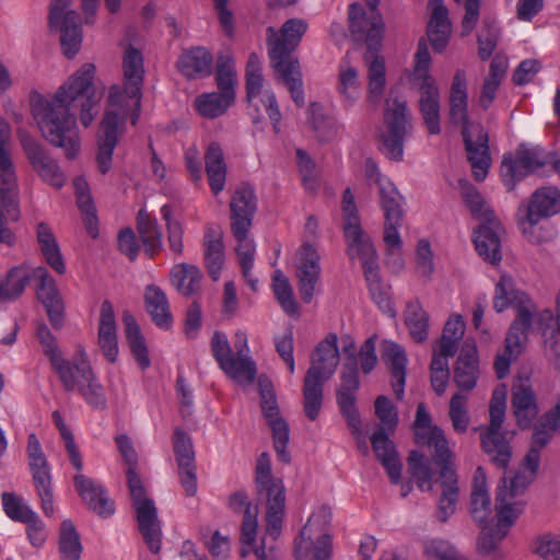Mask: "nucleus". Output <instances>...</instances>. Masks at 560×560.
I'll return each instance as SVG.
<instances>
[{
    "label": "nucleus",
    "instance_id": "obj_47",
    "mask_svg": "<svg viewBox=\"0 0 560 560\" xmlns=\"http://www.w3.org/2000/svg\"><path fill=\"white\" fill-rule=\"evenodd\" d=\"M429 314L418 299L407 302L404 311V323L408 328L410 337L416 342H423L429 335Z\"/></svg>",
    "mask_w": 560,
    "mask_h": 560
},
{
    "label": "nucleus",
    "instance_id": "obj_19",
    "mask_svg": "<svg viewBox=\"0 0 560 560\" xmlns=\"http://www.w3.org/2000/svg\"><path fill=\"white\" fill-rule=\"evenodd\" d=\"M21 147L34 172L47 185L60 189L67 182V177L59 166L45 150L39 141L25 131H19Z\"/></svg>",
    "mask_w": 560,
    "mask_h": 560
},
{
    "label": "nucleus",
    "instance_id": "obj_44",
    "mask_svg": "<svg viewBox=\"0 0 560 560\" xmlns=\"http://www.w3.org/2000/svg\"><path fill=\"white\" fill-rule=\"evenodd\" d=\"M442 479V495L439 500L436 517L440 522L445 523L455 512L458 500V487L455 471L451 467H443L440 471Z\"/></svg>",
    "mask_w": 560,
    "mask_h": 560
},
{
    "label": "nucleus",
    "instance_id": "obj_58",
    "mask_svg": "<svg viewBox=\"0 0 560 560\" xmlns=\"http://www.w3.org/2000/svg\"><path fill=\"white\" fill-rule=\"evenodd\" d=\"M318 109L319 106L317 104H312L308 120L316 133V138L322 142H330L339 136L343 126L334 118L324 116Z\"/></svg>",
    "mask_w": 560,
    "mask_h": 560
},
{
    "label": "nucleus",
    "instance_id": "obj_12",
    "mask_svg": "<svg viewBox=\"0 0 560 560\" xmlns=\"http://www.w3.org/2000/svg\"><path fill=\"white\" fill-rule=\"evenodd\" d=\"M380 206L384 212V235L383 241L388 256L393 257L394 264L401 268L402 259L400 250L402 241L399 229L404 218V198L392 182H383L378 188Z\"/></svg>",
    "mask_w": 560,
    "mask_h": 560
},
{
    "label": "nucleus",
    "instance_id": "obj_30",
    "mask_svg": "<svg viewBox=\"0 0 560 560\" xmlns=\"http://www.w3.org/2000/svg\"><path fill=\"white\" fill-rule=\"evenodd\" d=\"M224 249L222 231L212 224L207 225L202 237L203 262L213 281L219 280L224 266Z\"/></svg>",
    "mask_w": 560,
    "mask_h": 560
},
{
    "label": "nucleus",
    "instance_id": "obj_2",
    "mask_svg": "<svg viewBox=\"0 0 560 560\" xmlns=\"http://www.w3.org/2000/svg\"><path fill=\"white\" fill-rule=\"evenodd\" d=\"M124 86L113 85L109 91L108 104L117 107L105 113L101 122L97 168L106 174L112 167L113 152L118 143L119 135L130 115L131 125H136L141 112L142 83L144 77L143 57L140 50L129 46L122 59Z\"/></svg>",
    "mask_w": 560,
    "mask_h": 560
},
{
    "label": "nucleus",
    "instance_id": "obj_36",
    "mask_svg": "<svg viewBox=\"0 0 560 560\" xmlns=\"http://www.w3.org/2000/svg\"><path fill=\"white\" fill-rule=\"evenodd\" d=\"M380 44H382V42ZM365 45L368 50L363 58L368 66V98L371 103L377 104L383 97L386 84L385 60L382 56L376 55L381 45H378L377 48H370L366 43Z\"/></svg>",
    "mask_w": 560,
    "mask_h": 560
},
{
    "label": "nucleus",
    "instance_id": "obj_33",
    "mask_svg": "<svg viewBox=\"0 0 560 560\" xmlns=\"http://www.w3.org/2000/svg\"><path fill=\"white\" fill-rule=\"evenodd\" d=\"M560 212V190L553 186L538 188L530 197L526 220L530 226L541 219L550 218Z\"/></svg>",
    "mask_w": 560,
    "mask_h": 560
},
{
    "label": "nucleus",
    "instance_id": "obj_1",
    "mask_svg": "<svg viewBox=\"0 0 560 560\" xmlns=\"http://www.w3.org/2000/svg\"><path fill=\"white\" fill-rule=\"evenodd\" d=\"M95 70L93 63H84L51 100L40 98L33 105V115L43 136L52 145L62 148L68 159L75 158L80 150L72 106H80V120L84 127H89L97 114L102 94L93 83Z\"/></svg>",
    "mask_w": 560,
    "mask_h": 560
},
{
    "label": "nucleus",
    "instance_id": "obj_26",
    "mask_svg": "<svg viewBox=\"0 0 560 560\" xmlns=\"http://www.w3.org/2000/svg\"><path fill=\"white\" fill-rule=\"evenodd\" d=\"M257 208L258 200L255 188L246 183L238 185L230 200L231 229L252 228Z\"/></svg>",
    "mask_w": 560,
    "mask_h": 560
},
{
    "label": "nucleus",
    "instance_id": "obj_25",
    "mask_svg": "<svg viewBox=\"0 0 560 560\" xmlns=\"http://www.w3.org/2000/svg\"><path fill=\"white\" fill-rule=\"evenodd\" d=\"M31 278L37 281V298L44 305L51 325L55 328H60L63 316V303L55 280L45 267L32 269Z\"/></svg>",
    "mask_w": 560,
    "mask_h": 560
},
{
    "label": "nucleus",
    "instance_id": "obj_29",
    "mask_svg": "<svg viewBox=\"0 0 560 560\" xmlns=\"http://www.w3.org/2000/svg\"><path fill=\"white\" fill-rule=\"evenodd\" d=\"M97 345L108 362H116L118 357L117 327L113 304L105 300L100 310Z\"/></svg>",
    "mask_w": 560,
    "mask_h": 560
},
{
    "label": "nucleus",
    "instance_id": "obj_34",
    "mask_svg": "<svg viewBox=\"0 0 560 560\" xmlns=\"http://www.w3.org/2000/svg\"><path fill=\"white\" fill-rule=\"evenodd\" d=\"M540 463V450L538 447H529L523 459V467L513 477L508 479L503 477L499 486L504 480L508 487V498L511 501H517V497L523 495L527 487L533 482Z\"/></svg>",
    "mask_w": 560,
    "mask_h": 560
},
{
    "label": "nucleus",
    "instance_id": "obj_42",
    "mask_svg": "<svg viewBox=\"0 0 560 560\" xmlns=\"http://www.w3.org/2000/svg\"><path fill=\"white\" fill-rule=\"evenodd\" d=\"M512 407L522 429L528 428L538 413L536 397L529 385L514 386L512 392Z\"/></svg>",
    "mask_w": 560,
    "mask_h": 560
},
{
    "label": "nucleus",
    "instance_id": "obj_62",
    "mask_svg": "<svg viewBox=\"0 0 560 560\" xmlns=\"http://www.w3.org/2000/svg\"><path fill=\"white\" fill-rule=\"evenodd\" d=\"M459 187L460 196L466 207L475 218L481 219L483 222H487V220H494L491 218L492 213L487 207L483 197L475 186L467 180H459Z\"/></svg>",
    "mask_w": 560,
    "mask_h": 560
},
{
    "label": "nucleus",
    "instance_id": "obj_7",
    "mask_svg": "<svg viewBox=\"0 0 560 560\" xmlns=\"http://www.w3.org/2000/svg\"><path fill=\"white\" fill-rule=\"evenodd\" d=\"M337 336L328 334L316 349L302 389L303 410L306 418L315 421L323 407L324 384L331 378L339 364Z\"/></svg>",
    "mask_w": 560,
    "mask_h": 560
},
{
    "label": "nucleus",
    "instance_id": "obj_38",
    "mask_svg": "<svg viewBox=\"0 0 560 560\" xmlns=\"http://www.w3.org/2000/svg\"><path fill=\"white\" fill-rule=\"evenodd\" d=\"M492 513L491 499L487 488V477L482 467L475 470L471 493H470V514L479 524L488 523Z\"/></svg>",
    "mask_w": 560,
    "mask_h": 560
},
{
    "label": "nucleus",
    "instance_id": "obj_31",
    "mask_svg": "<svg viewBox=\"0 0 560 560\" xmlns=\"http://www.w3.org/2000/svg\"><path fill=\"white\" fill-rule=\"evenodd\" d=\"M420 98L419 110L423 122L430 135H439L440 126V92L435 80L432 77H425L419 85Z\"/></svg>",
    "mask_w": 560,
    "mask_h": 560
},
{
    "label": "nucleus",
    "instance_id": "obj_28",
    "mask_svg": "<svg viewBox=\"0 0 560 560\" xmlns=\"http://www.w3.org/2000/svg\"><path fill=\"white\" fill-rule=\"evenodd\" d=\"M73 481L80 498L94 513L103 518L114 514V502L109 499L107 491L102 485L82 474H77Z\"/></svg>",
    "mask_w": 560,
    "mask_h": 560
},
{
    "label": "nucleus",
    "instance_id": "obj_11",
    "mask_svg": "<svg viewBox=\"0 0 560 560\" xmlns=\"http://www.w3.org/2000/svg\"><path fill=\"white\" fill-rule=\"evenodd\" d=\"M384 122L386 130L381 137V150L388 159L401 161L405 140L412 130L407 102L402 98L394 97L390 93L385 102Z\"/></svg>",
    "mask_w": 560,
    "mask_h": 560
},
{
    "label": "nucleus",
    "instance_id": "obj_46",
    "mask_svg": "<svg viewBox=\"0 0 560 560\" xmlns=\"http://www.w3.org/2000/svg\"><path fill=\"white\" fill-rule=\"evenodd\" d=\"M170 279L180 294L191 296L200 290L202 273L197 266L180 262L171 269Z\"/></svg>",
    "mask_w": 560,
    "mask_h": 560
},
{
    "label": "nucleus",
    "instance_id": "obj_5",
    "mask_svg": "<svg viewBox=\"0 0 560 560\" xmlns=\"http://www.w3.org/2000/svg\"><path fill=\"white\" fill-rule=\"evenodd\" d=\"M467 109L466 75L464 71L458 70L450 91V118L453 124L462 125V136L474 178L482 182L491 165L489 137L481 125L468 120Z\"/></svg>",
    "mask_w": 560,
    "mask_h": 560
},
{
    "label": "nucleus",
    "instance_id": "obj_59",
    "mask_svg": "<svg viewBox=\"0 0 560 560\" xmlns=\"http://www.w3.org/2000/svg\"><path fill=\"white\" fill-rule=\"evenodd\" d=\"M233 102L219 92H212L199 95L195 101V107L202 117L213 119L223 115Z\"/></svg>",
    "mask_w": 560,
    "mask_h": 560
},
{
    "label": "nucleus",
    "instance_id": "obj_27",
    "mask_svg": "<svg viewBox=\"0 0 560 560\" xmlns=\"http://www.w3.org/2000/svg\"><path fill=\"white\" fill-rule=\"evenodd\" d=\"M342 211L345 213L343 233L347 242V254L350 259H354L355 253L362 250L363 245L373 244L361 228L354 196L350 188L343 191Z\"/></svg>",
    "mask_w": 560,
    "mask_h": 560
},
{
    "label": "nucleus",
    "instance_id": "obj_48",
    "mask_svg": "<svg viewBox=\"0 0 560 560\" xmlns=\"http://www.w3.org/2000/svg\"><path fill=\"white\" fill-rule=\"evenodd\" d=\"M122 322L125 325V335L133 359L137 361L141 370L148 369L151 364V360L149 358L145 340L136 318L131 313L126 311L122 314Z\"/></svg>",
    "mask_w": 560,
    "mask_h": 560
},
{
    "label": "nucleus",
    "instance_id": "obj_52",
    "mask_svg": "<svg viewBox=\"0 0 560 560\" xmlns=\"http://www.w3.org/2000/svg\"><path fill=\"white\" fill-rule=\"evenodd\" d=\"M137 230L144 250L151 257L162 248V233L159 224L145 210H140L137 217Z\"/></svg>",
    "mask_w": 560,
    "mask_h": 560
},
{
    "label": "nucleus",
    "instance_id": "obj_8",
    "mask_svg": "<svg viewBox=\"0 0 560 560\" xmlns=\"http://www.w3.org/2000/svg\"><path fill=\"white\" fill-rule=\"evenodd\" d=\"M506 393L505 388H497L492 393L489 406V424L475 428L480 438V445L490 460L499 468H508L512 458V445L502 431L505 419Z\"/></svg>",
    "mask_w": 560,
    "mask_h": 560
},
{
    "label": "nucleus",
    "instance_id": "obj_37",
    "mask_svg": "<svg viewBox=\"0 0 560 560\" xmlns=\"http://www.w3.org/2000/svg\"><path fill=\"white\" fill-rule=\"evenodd\" d=\"M143 298L145 311L154 325L164 330L170 329L173 316L166 293L155 284H148Z\"/></svg>",
    "mask_w": 560,
    "mask_h": 560
},
{
    "label": "nucleus",
    "instance_id": "obj_56",
    "mask_svg": "<svg viewBox=\"0 0 560 560\" xmlns=\"http://www.w3.org/2000/svg\"><path fill=\"white\" fill-rule=\"evenodd\" d=\"M59 553L60 560H80L82 545L80 536L70 520L61 523L59 533Z\"/></svg>",
    "mask_w": 560,
    "mask_h": 560
},
{
    "label": "nucleus",
    "instance_id": "obj_51",
    "mask_svg": "<svg viewBox=\"0 0 560 560\" xmlns=\"http://www.w3.org/2000/svg\"><path fill=\"white\" fill-rule=\"evenodd\" d=\"M75 189L77 203L82 213L86 232L93 238L98 236V220L93 199L89 192L88 183L83 177H77L73 180Z\"/></svg>",
    "mask_w": 560,
    "mask_h": 560
},
{
    "label": "nucleus",
    "instance_id": "obj_63",
    "mask_svg": "<svg viewBox=\"0 0 560 560\" xmlns=\"http://www.w3.org/2000/svg\"><path fill=\"white\" fill-rule=\"evenodd\" d=\"M338 91L351 105L360 96L359 74L346 60L339 65Z\"/></svg>",
    "mask_w": 560,
    "mask_h": 560
},
{
    "label": "nucleus",
    "instance_id": "obj_57",
    "mask_svg": "<svg viewBox=\"0 0 560 560\" xmlns=\"http://www.w3.org/2000/svg\"><path fill=\"white\" fill-rule=\"evenodd\" d=\"M215 81L219 93L228 100H235L236 70L232 57L220 55L217 62Z\"/></svg>",
    "mask_w": 560,
    "mask_h": 560
},
{
    "label": "nucleus",
    "instance_id": "obj_61",
    "mask_svg": "<svg viewBox=\"0 0 560 560\" xmlns=\"http://www.w3.org/2000/svg\"><path fill=\"white\" fill-rule=\"evenodd\" d=\"M448 417L452 422V428L457 434L467 432L470 424L467 395L456 393L452 396L448 404Z\"/></svg>",
    "mask_w": 560,
    "mask_h": 560
},
{
    "label": "nucleus",
    "instance_id": "obj_55",
    "mask_svg": "<svg viewBox=\"0 0 560 560\" xmlns=\"http://www.w3.org/2000/svg\"><path fill=\"white\" fill-rule=\"evenodd\" d=\"M250 229H231V233L236 241L235 253L238 265L245 273L248 269H253L256 254V243L250 235Z\"/></svg>",
    "mask_w": 560,
    "mask_h": 560
},
{
    "label": "nucleus",
    "instance_id": "obj_39",
    "mask_svg": "<svg viewBox=\"0 0 560 560\" xmlns=\"http://www.w3.org/2000/svg\"><path fill=\"white\" fill-rule=\"evenodd\" d=\"M479 377L478 359L475 347L463 348L454 366V382L459 393L475 388Z\"/></svg>",
    "mask_w": 560,
    "mask_h": 560
},
{
    "label": "nucleus",
    "instance_id": "obj_17",
    "mask_svg": "<svg viewBox=\"0 0 560 560\" xmlns=\"http://www.w3.org/2000/svg\"><path fill=\"white\" fill-rule=\"evenodd\" d=\"M71 0H51L49 10L50 30H59L63 54L73 58L80 50L82 31L80 15L74 10H68Z\"/></svg>",
    "mask_w": 560,
    "mask_h": 560
},
{
    "label": "nucleus",
    "instance_id": "obj_23",
    "mask_svg": "<svg viewBox=\"0 0 560 560\" xmlns=\"http://www.w3.org/2000/svg\"><path fill=\"white\" fill-rule=\"evenodd\" d=\"M354 258L361 260L364 277L373 301L384 314L389 317H395L396 311L388 291L381 283L377 254L374 245H363V249L355 253Z\"/></svg>",
    "mask_w": 560,
    "mask_h": 560
},
{
    "label": "nucleus",
    "instance_id": "obj_6",
    "mask_svg": "<svg viewBox=\"0 0 560 560\" xmlns=\"http://www.w3.org/2000/svg\"><path fill=\"white\" fill-rule=\"evenodd\" d=\"M117 447L122 455L127 469L128 488L133 506L137 513V522L139 530L144 542L153 553H158L161 549V524L158 518V511L154 502L147 497L145 488L140 477L136 472L137 454L132 443L127 435H118L115 438Z\"/></svg>",
    "mask_w": 560,
    "mask_h": 560
},
{
    "label": "nucleus",
    "instance_id": "obj_18",
    "mask_svg": "<svg viewBox=\"0 0 560 560\" xmlns=\"http://www.w3.org/2000/svg\"><path fill=\"white\" fill-rule=\"evenodd\" d=\"M258 388L260 396V407L268 425L272 431L273 446L279 460L290 462V454L287 451L289 442V427L283 418L279 416L277 397L272 383L266 376H259Z\"/></svg>",
    "mask_w": 560,
    "mask_h": 560
},
{
    "label": "nucleus",
    "instance_id": "obj_49",
    "mask_svg": "<svg viewBox=\"0 0 560 560\" xmlns=\"http://www.w3.org/2000/svg\"><path fill=\"white\" fill-rule=\"evenodd\" d=\"M31 281V269L26 266L11 268L5 276L0 275V302L19 299Z\"/></svg>",
    "mask_w": 560,
    "mask_h": 560
},
{
    "label": "nucleus",
    "instance_id": "obj_54",
    "mask_svg": "<svg viewBox=\"0 0 560 560\" xmlns=\"http://www.w3.org/2000/svg\"><path fill=\"white\" fill-rule=\"evenodd\" d=\"M37 337L43 347L44 353L48 357L52 370L57 375H61L65 383L69 384L68 366L63 362V357L57 346L55 336L46 325H39Z\"/></svg>",
    "mask_w": 560,
    "mask_h": 560
},
{
    "label": "nucleus",
    "instance_id": "obj_50",
    "mask_svg": "<svg viewBox=\"0 0 560 560\" xmlns=\"http://www.w3.org/2000/svg\"><path fill=\"white\" fill-rule=\"evenodd\" d=\"M36 238L45 261L56 272L63 275L66 272V266L61 256L60 247L51 229L45 222H40L37 225Z\"/></svg>",
    "mask_w": 560,
    "mask_h": 560
},
{
    "label": "nucleus",
    "instance_id": "obj_41",
    "mask_svg": "<svg viewBox=\"0 0 560 560\" xmlns=\"http://www.w3.org/2000/svg\"><path fill=\"white\" fill-rule=\"evenodd\" d=\"M383 358L389 365L393 389L397 399L404 396L406 382V366L408 363L405 350L394 341H385L383 345Z\"/></svg>",
    "mask_w": 560,
    "mask_h": 560
},
{
    "label": "nucleus",
    "instance_id": "obj_14",
    "mask_svg": "<svg viewBox=\"0 0 560 560\" xmlns=\"http://www.w3.org/2000/svg\"><path fill=\"white\" fill-rule=\"evenodd\" d=\"M340 378L341 384L336 392L337 405L352 435L358 440L359 444L362 443L363 448L366 450L368 446L363 440L362 422L355 406L357 392L360 386L355 358L345 363Z\"/></svg>",
    "mask_w": 560,
    "mask_h": 560
},
{
    "label": "nucleus",
    "instance_id": "obj_32",
    "mask_svg": "<svg viewBox=\"0 0 560 560\" xmlns=\"http://www.w3.org/2000/svg\"><path fill=\"white\" fill-rule=\"evenodd\" d=\"M501 226L497 220H487L474 231L472 241L479 256L491 264H498L502 259Z\"/></svg>",
    "mask_w": 560,
    "mask_h": 560
},
{
    "label": "nucleus",
    "instance_id": "obj_15",
    "mask_svg": "<svg viewBox=\"0 0 560 560\" xmlns=\"http://www.w3.org/2000/svg\"><path fill=\"white\" fill-rule=\"evenodd\" d=\"M369 7L366 12L361 4L349 7L348 20L351 36L357 42H363L370 48H377L383 40L385 24L377 7L380 0H364Z\"/></svg>",
    "mask_w": 560,
    "mask_h": 560
},
{
    "label": "nucleus",
    "instance_id": "obj_22",
    "mask_svg": "<svg viewBox=\"0 0 560 560\" xmlns=\"http://www.w3.org/2000/svg\"><path fill=\"white\" fill-rule=\"evenodd\" d=\"M319 516L313 514L300 536L295 539L294 556L303 560L313 551L312 560H329L331 557V538L319 527Z\"/></svg>",
    "mask_w": 560,
    "mask_h": 560
},
{
    "label": "nucleus",
    "instance_id": "obj_24",
    "mask_svg": "<svg viewBox=\"0 0 560 560\" xmlns=\"http://www.w3.org/2000/svg\"><path fill=\"white\" fill-rule=\"evenodd\" d=\"M320 256L312 244L304 243L296 254L295 267L299 292L304 303H310L320 276Z\"/></svg>",
    "mask_w": 560,
    "mask_h": 560
},
{
    "label": "nucleus",
    "instance_id": "obj_53",
    "mask_svg": "<svg viewBox=\"0 0 560 560\" xmlns=\"http://www.w3.org/2000/svg\"><path fill=\"white\" fill-rule=\"evenodd\" d=\"M416 443L419 445H428L434 448L433 459L436 465L450 467L448 460L451 458V451L448 448V441L444 431L439 427H433L430 432H422L416 434Z\"/></svg>",
    "mask_w": 560,
    "mask_h": 560
},
{
    "label": "nucleus",
    "instance_id": "obj_10",
    "mask_svg": "<svg viewBox=\"0 0 560 560\" xmlns=\"http://www.w3.org/2000/svg\"><path fill=\"white\" fill-rule=\"evenodd\" d=\"M255 482L257 491L267 497L266 532L276 540L281 534L285 494L282 480L273 478L271 474L270 456L266 452L257 459Z\"/></svg>",
    "mask_w": 560,
    "mask_h": 560
},
{
    "label": "nucleus",
    "instance_id": "obj_13",
    "mask_svg": "<svg viewBox=\"0 0 560 560\" xmlns=\"http://www.w3.org/2000/svg\"><path fill=\"white\" fill-rule=\"evenodd\" d=\"M495 510L498 522L490 526L488 523L480 525L481 533L478 539V548L480 552L488 555L494 551L514 525L516 518L523 511L521 501H511L508 498V487L504 480L502 486H498L495 495Z\"/></svg>",
    "mask_w": 560,
    "mask_h": 560
},
{
    "label": "nucleus",
    "instance_id": "obj_3",
    "mask_svg": "<svg viewBox=\"0 0 560 560\" xmlns=\"http://www.w3.org/2000/svg\"><path fill=\"white\" fill-rule=\"evenodd\" d=\"M510 306L515 307L516 317L506 334L504 350L494 361L498 378L506 376L511 363L523 352L536 312V305L532 299L525 292L515 289L511 277L503 275L495 285L493 308L497 313H501Z\"/></svg>",
    "mask_w": 560,
    "mask_h": 560
},
{
    "label": "nucleus",
    "instance_id": "obj_60",
    "mask_svg": "<svg viewBox=\"0 0 560 560\" xmlns=\"http://www.w3.org/2000/svg\"><path fill=\"white\" fill-rule=\"evenodd\" d=\"M408 471L421 491L432 490L433 472L430 462L417 451H412L408 458Z\"/></svg>",
    "mask_w": 560,
    "mask_h": 560
},
{
    "label": "nucleus",
    "instance_id": "obj_4",
    "mask_svg": "<svg viewBox=\"0 0 560 560\" xmlns=\"http://www.w3.org/2000/svg\"><path fill=\"white\" fill-rule=\"evenodd\" d=\"M308 28L305 20L293 18L287 20L278 31L273 26L266 30L267 47L270 62L280 79L285 83L293 102L299 107L305 104L300 63L293 57Z\"/></svg>",
    "mask_w": 560,
    "mask_h": 560
},
{
    "label": "nucleus",
    "instance_id": "obj_20",
    "mask_svg": "<svg viewBox=\"0 0 560 560\" xmlns=\"http://www.w3.org/2000/svg\"><path fill=\"white\" fill-rule=\"evenodd\" d=\"M20 215L16 174L10 172L8 164L0 160V243L14 244L15 236L7 223L18 221Z\"/></svg>",
    "mask_w": 560,
    "mask_h": 560
},
{
    "label": "nucleus",
    "instance_id": "obj_43",
    "mask_svg": "<svg viewBox=\"0 0 560 560\" xmlns=\"http://www.w3.org/2000/svg\"><path fill=\"white\" fill-rule=\"evenodd\" d=\"M212 55L203 47L185 50L177 61L178 70L186 78L207 77L211 73Z\"/></svg>",
    "mask_w": 560,
    "mask_h": 560
},
{
    "label": "nucleus",
    "instance_id": "obj_45",
    "mask_svg": "<svg viewBox=\"0 0 560 560\" xmlns=\"http://www.w3.org/2000/svg\"><path fill=\"white\" fill-rule=\"evenodd\" d=\"M78 371L81 373V382L77 392L84 401L94 409H105L107 405L106 396L102 384L97 381L91 365L81 363Z\"/></svg>",
    "mask_w": 560,
    "mask_h": 560
},
{
    "label": "nucleus",
    "instance_id": "obj_40",
    "mask_svg": "<svg viewBox=\"0 0 560 560\" xmlns=\"http://www.w3.org/2000/svg\"><path fill=\"white\" fill-rule=\"evenodd\" d=\"M206 174L208 184L214 196L224 190L228 166L224 160V153L218 142L209 143L205 153Z\"/></svg>",
    "mask_w": 560,
    "mask_h": 560
},
{
    "label": "nucleus",
    "instance_id": "obj_16",
    "mask_svg": "<svg viewBox=\"0 0 560 560\" xmlns=\"http://www.w3.org/2000/svg\"><path fill=\"white\" fill-rule=\"evenodd\" d=\"M26 454L36 493L46 516L54 514V490L51 471L46 455L35 433L28 434Z\"/></svg>",
    "mask_w": 560,
    "mask_h": 560
},
{
    "label": "nucleus",
    "instance_id": "obj_64",
    "mask_svg": "<svg viewBox=\"0 0 560 560\" xmlns=\"http://www.w3.org/2000/svg\"><path fill=\"white\" fill-rule=\"evenodd\" d=\"M465 331V323L460 315H452L444 325L440 339L443 353L455 354L458 348V341Z\"/></svg>",
    "mask_w": 560,
    "mask_h": 560
},
{
    "label": "nucleus",
    "instance_id": "obj_9",
    "mask_svg": "<svg viewBox=\"0 0 560 560\" xmlns=\"http://www.w3.org/2000/svg\"><path fill=\"white\" fill-rule=\"evenodd\" d=\"M560 160L556 153L547 152L540 147L521 144L515 154H505L501 162L500 175L503 184L512 190L516 183L529 174H544V168L551 165L557 171Z\"/></svg>",
    "mask_w": 560,
    "mask_h": 560
},
{
    "label": "nucleus",
    "instance_id": "obj_35",
    "mask_svg": "<svg viewBox=\"0 0 560 560\" xmlns=\"http://www.w3.org/2000/svg\"><path fill=\"white\" fill-rule=\"evenodd\" d=\"M373 451L387 471L392 483L400 481L402 465L395 450V445L389 440L388 434L384 428H377L371 438Z\"/></svg>",
    "mask_w": 560,
    "mask_h": 560
},
{
    "label": "nucleus",
    "instance_id": "obj_21",
    "mask_svg": "<svg viewBox=\"0 0 560 560\" xmlns=\"http://www.w3.org/2000/svg\"><path fill=\"white\" fill-rule=\"evenodd\" d=\"M211 352L220 369L237 383L249 384L256 377V364L252 359L236 360L225 334L214 331L210 341Z\"/></svg>",
    "mask_w": 560,
    "mask_h": 560
}]
</instances>
